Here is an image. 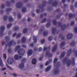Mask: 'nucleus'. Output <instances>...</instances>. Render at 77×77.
Instances as JSON below:
<instances>
[{"instance_id": "1", "label": "nucleus", "mask_w": 77, "mask_h": 77, "mask_svg": "<svg viewBox=\"0 0 77 77\" xmlns=\"http://www.w3.org/2000/svg\"><path fill=\"white\" fill-rule=\"evenodd\" d=\"M57 58H55L54 61V67H56L57 68L55 69L54 71V73L55 74H57L60 72V70L58 69V68L60 66V62L58 61L56 65L55 64L56 63L57 61Z\"/></svg>"}, {"instance_id": "2", "label": "nucleus", "mask_w": 77, "mask_h": 77, "mask_svg": "<svg viewBox=\"0 0 77 77\" xmlns=\"http://www.w3.org/2000/svg\"><path fill=\"white\" fill-rule=\"evenodd\" d=\"M43 5H38V8H40L39 10L37 9L36 10V12L38 14L39 12H42V11H44V7L45 6V5L46 4V1H43Z\"/></svg>"}, {"instance_id": "3", "label": "nucleus", "mask_w": 77, "mask_h": 77, "mask_svg": "<svg viewBox=\"0 0 77 77\" xmlns=\"http://www.w3.org/2000/svg\"><path fill=\"white\" fill-rule=\"evenodd\" d=\"M26 60V59L25 58H23L21 61L22 63L20 64L19 66V68L21 69H22L24 68L25 66L24 63L25 62Z\"/></svg>"}, {"instance_id": "4", "label": "nucleus", "mask_w": 77, "mask_h": 77, "mask_svg": "<svg viewBox=\"0 0 77 77\" xmlns=\"http://www.w3.org/2000/svg\"><path fill=\"white\" fill-rule=\"evenodd\" d=\"M57 24H58L59 27H61V29L62 30H65L66 27V25L65 24H63V25H62V23L60 22H57Z\"/></svg>"}, {"instance_id": "5", "label": "nucleus", "mask_w": 77, "mask_h": 77, "mask_svg": "<svg viewBox=\"0 0 77 77\" xmlns=\"http://www.w3.org/2000/svg\"><path fill=\"white\" fill-rule=\"evenodd\" d=\"M0 37H2L3 35V32H4L5 30V26H1L0 27Z\"/></svg>"}, {"instance_id": "6", "label": "nucleus", "mask_w": 77, "mask_h": 77, "mask_svg": "<svg viewBox=\"0 0 77 77\" xmlns=\"http://www.w3.org/2000/svg\"><path fill=\"white\" fill-rule=\"evenodd\" d=\"M18 54H19L20 55H22L23 56L25 53V51L24 49L22 48H20L18 51Z\"/></svg>"}, {"instance_id": "7", "label": "nucleus", "mask_w": 77, "mask_h": 77, "mask_svg": "<svg viewBox=\"0 0 77 77\" xmlns=\"http://www.w3.org/2000/svg\"><path fill=\"white\" fill-rule=\"evenodd\" d=\"M23 6V4L21 2H18L17 3L16 5V6L17 8H20L22 7Z\"/></svg>"}, {"instance_id": "8", "label": "nucleus", "mask_w": 77, "mask_h": 77, "mask_svg": "<svg viewBox=\"0 0 77 77\" xmlns=\"http://www.w3.org/2000/svg\"><path fill=\"white\" fill-rule=\"evenodd\" d=\"M45 56L46 57H49V58L53 56L52 54L50 53V51H47L45 53Z\"/></svg>"}, {"instance_id": "9", "label": "nucleus", "mask_w": 77, "mask_h": 77, "mask_svg": "<svg viewBox=\"0 0 77 77\" xmlns=\"http://www.w3.org/2000/svg\"><path fill=\"white\" fill-rule=\"evenodd\" d=\"M14 43V45H16V43L15 42H14L13 40H11L9 43H8V46H12V44Z\"/></svg>"}, {"instance_id": "10", "label": "nucleus", "mask_w": 77, "mask_h": 77, "mask_svg": "<svg viewBox=\"0 0 77 77\" xmlns=\"http://www.w3.org/2000/svg\"><path fill=\"white\" fill-rule=\"evenodd\" d=\"M51 20L50 19H48V23L46 25L47 28L51 26Z\"/></svg>"}, {"instance_id": "11", "label": "nucleus", "mask_w": 77, "mask_h": 77, "mask_svg": "<svg viewBox=\"0 0 77 77\" xmlns=\"http://www.w3.org/2000/svg\"><path fill=\"white\" fill-rule=\"evenodd\" d=\"M73 35L72 34L69 33L66 36V38L68 39H70L72 37Z\"/></svg>"}, {"instance_id": "12", "label": "nucleus", "mask_w": 77, "mask_h": 77, "mask_svg": "<svg viewBox=\"0 0 77 77\" xmlns=\"http://www.w3.org/2000/svg\"><path fill=\"white\" fill-rule=\"evenodd\" d=\"M33 53V51L32 49H29L28 51V53L27 54L28 56H30Z\"/></svg>"}, {"instance_id": "13", "label": "nucleus", "mask_w": 77, "mask_h": 77, "mask_svg": "<svg viewBox=\"0 0 77 77\" xmlns=\"http://www.w3.org/2000/svg\"><path fill=\"white\" fill-rule=\"evenodd\" d=\"M75 14H72V13L69 14V19H71L72 17H75Z\"/></svg>"}, {"instance_id": "14", "label": "nucleus", "mask_w": 77, "mask_h": 77, "mask_svg": "<svg viewBox=\"0 0 77 77\" xmlns=\"http://www.w3.org/2000/svg\"><path fill=\"white\" fill-rule=\"evenodd\" d=\"M14 61L13 59L12 58L11 59H8L7 60V63L8 64H11Z\"/></svg>"}, {"instance_id": "15", "label": "nucleus", "mask_w": 77, "mask_h": 77, "mask_svg": "<svg viewBox=\"0 0 77 77\" xmlns=\"http://www.w3.org/2000/svg\"><path fill=\"white\" fill-rule=\"evenodd\" d=\"M72 50L71 49H69L67 53V55L68 56H70V54H71Z\"/></svg>"}, {"instance_id": "16", "label": "nucleus", "mask_w": 77, "mask_h": 77, "mask_svg": "<svg viewBox=\"0 0 77 77\" xmlns=\"http://www.w3.org/2000/svg\"><path fill=\"white\" fill-rule=\"evenodd\" d=\"M56 28H53L52 29V33L53 34H54V35H55V31L56 30Z\"/></svg>"}, {"instance_id": "17", "label": "nucleus", "mask_w": 77, "mask_h": 77, "mask_svg": "<svg viewBox=\"0 0 77 77\" xmlns=\"http://www.w3.org/2000/svg\"><path fill=\"white\" fill-rule=\"evenodd\" d=\"M57 45H55L54 47L53 48V49L52 50V52H54L57 49Z\"/></svg>"}, {"instance_id": "18", "label": "nucleus", "mask_w": 77, "mask_h": 77, "mask_svg": "<svg viewBox=\"0 0 77 77\" xmlns=\"http://www.w3.org/2000/svg\"><path fill=\"white\" fill-rule=\"evenodd\" d=\"M68 58L67 57H65L64 59H63V64L64 65H65L66 62H67L68 61Z\"/></svg>"}, {"instance_id": "19", "label": "nucleus", "mask_w": 77, "mask_h": 77, "mask_svg": "<svg viewBox=\"0 0 77 77\" xmlns=\"http://www.w3.org/2000/svg\"><path fill=\"white\" fill-rule=\"evenodd\" d=\"M66 54V52L65 51H64L63 53H62L60 56V58H62L65 56Z\"/></svg>"}, {"instance_id": "20", "label": "nucleus", "mask_w": 77, "mask_h": 77, "mask_svg": "<svg viewBox=\"0 0 77 77\" xmlns=\"http://www.w3.org/2000/svg\"><path fill=\"white\" fill-rule=\"evenodd\" d=\"M52 6L54 7H56L58 5V2L57 1H55L52 4Z\"/></svg>"}, {"instance_id": "21", "label": "nucleus", "mask_w": 77, "mask_h": 77, "mask_svg": "<svg viewBox=\"0 0 77 77\" xmlns=\"http://www.w3.org/2000/svg\"><path fill=\"white\" fill-rule=\"evenodd\" d=\"M72 60V66H74L75 65V58L74 57L73 58L71 59Z\"/></svg>"}, {"instance_id": "22", "label": "nucleus", "mask_w": 77, "mask_h": 77, "mask_svg": "<svg viewBox=\"0 0 77 77\" xmlns=\"http://www.w3.org/2000/svg\"><path fill=\"white\" fill-rule=\"evenodd\" d=\"M61 38V40H63L65 39V37H63L62 36V34H60L59 35V38Z\"/></svg>"}, {"instance_id": "23", "label": "nucleus", "mask_w": 77, "mask_h": 77, "mask_svg": "<svg viewBox=\"0 0 77 77\" xmlns=\"http://www.w3.org/2000/svg\"><path fill=\"white\" fill-rule=\"evenodd\" d=\"M33 40L34 41V43H36L37 42V37L36 36H34L33 37Z\"/></svg>"}, {"instance_id": "24", "label": "nucleus", "mask_w": 77, "mask_h": 77, "mask_svg": "<svg viewBox=\"0 0 77 77\" xmlns=\"http://www.w3.org/2000/svg\"><path fill=\"white\" fill-rule=\"evenodd\" d=\"M51 66H48V67H47V68H46L45 71L46 72H48L51 69Z\"/></svg>"}, {"instance_id": "25", "label": "nucleus", "mask_w": 77, "mask_h": 77, "mask_svg": "<svg viewBox=\"0 0 77 77\" xmlns=\"http://www.w3.org/2000/svg\"><path fill=\"white\" fill-rule=\"evenodd\" d=\"M14 58L15 60H18L19 59L18 55L17 54L15 55L14 56Z\"/></svg>"}, {"instance_id": "26", "label": "nucleus", "mask_w": 77, "mask_h": 77, "mask_svg": "<svg viewBox=\"0 0 77 77\" xmlns=\"http://www.w3.org/2000/svg\"><path fill=\"white\" fill-rule=\"evenodd\" d=\"M22 42L23 43L24 42L26 41V38L24 37H22L21 39Z\"/></svg>"}, {"instance_id": "27", "label": "nucleus", "mask_w": 77, "mask_h": 77, "mask_svg": "<svg viewBox=\"0 0 77 77\" xmlns=\"http://www.w3.org/2000/svg\"><path fill=\"white\" fill-rule=\"evenodd\" d=\"M20 48V46L19 45H18L17 46H16L15 48L14 49V50L15 51H16L18 49Z\"/></svg>"}, {"instance_id": "28", "label": "nucleus", "mask_w": 77, "mask_h": 77, "mask_svg": "<svg viewBox=\"0 0 77 77\" xmlns=\"http://www.w3.org/2000/svg\"><path fill=\"white\" fill-rule=\"evenodd\" d=\"M32 62L33 64H35L36 63V60L35 59H33L32 60Z\"/></svg>"}, {"instance_id": "29", "label": "nucleus", "mask_w": 77, "mask_h": 77, "mask_svg": "<svg viewBox=\"0 0 77 77\" xmlns=\"http://www.w3.org/2000/svg\"><path fill=\"white\" fill-rule=\"evenodd\" d=\"M5 39L6 40H7L6 41V42H8L10 40V37L8 36H6V37H5Z\"/></svg>"}, {"instance_id": "30", "label": "nucleus", "mask_w": 77, "mask_h": 77, "mask_svg": "<svg viewBox=\"0 0 77 77\" xmlns=\"http://www.w3.org/2000/svg\"><path fill=\"white\" fill-rule=\"evenodd\" d=\"M13 20H14V19L11 16H10L9 18H8V20L10 22H11L12 21H13Z\"/></svg>"}, {"instance_id": "31", "label": "nucleus", "mask_w": 77, "mask_h": 77, "mask_svg": "<svg viewBox=\"0 0 77 77\" xmlns=\"http://www.w3.org/2000/svg\"><path fill=\"white\" fill-rule=\"evenodd\" d=\"M12 24L11 23H10V24H8L7 26V28L8 29L10 28L12 26Z\"/></svg>"}, {"instance_id": "32", "label": "nucleus", "mask_w": 77, "mask_h": 77, "mask_svg": "<svg viewBox=\"0 0 77 77\" xmlns=\"http://www.w3.org/2000/svg\"><path fill=\"white\" fill-rule=\"evenodd\" d=\"M0 66H3V61L2 59H1L0 57Z\"/></svg>"}, {"instance_id": "33", "label": "nucleus", "mask_w": 77, "mask_h": 77, "mask_svg": "<svg viewBox=\"0 0 77 77\" xmlns=\"http://www.w3.org/2000/svg\"><path fill=\"white\" fill-rule=\"evenodd\" d=\"M27 10V8L25 7H23L22 9V12L23 13L25 12Z\"/></svg>"}, {"instance_id": "34", "label": "nucleus", "mask_w": 77, "mask_h": 77, "mask_svg": "<svg viewBox=\"0 0 77 77\" xmlns=\"http://www.w3.org/2000/svg\"><path fill=\"white\" fill-rule=\"evenodd\" d=\"M75 45V42L74 41H73L72 43H71L70 44V46H74Z\"/></svg>"}, {"instance_id": "35", "label": "nucleus", "mask_w": 77, "mask_h": 77, "mask_svg": "<svg viewBox=\"0 0 77 77\" xmlns=\"http://www.w3.org/2000/svg\"><path fill=\"white\" fill-rule=\"evenodd\" d=\"M62 15H63L62 13H61V14H59L57 15L56 18L57 19H58L60 18V17Z\"/></svg>"}, {"instance_id": "36", "label": "nucleus", "mask_w": 77, "mask_h": 77, "mask_svg": "<svg viewBox=\"0 0 77 77\" xmlns=\"http://www.w3.org/2000/svg\"><path fill=\"white\" fill-rule=\"evenodd\" d=\"M70 63H71L70 60H68V62L67 63V66L69 67L70 65Z\"/></svg>"}, {"instance_id": "37", "label": "nucleus", "mask_w": 77, "mask_h": 77, "mask_svg": "<svg viewBox=\"0 0 77 77\" xmlns=\"http://www.w3.org/2000/svg\"><path fill=\"white\" fill-rule=\"evenodd\" d=\"M48 32L47 31H45L44 32H43V36H47L48 35Z\"/></svg>"}, {"instance_id": "38", "label": "nucleus", "mask_w": 77, "mask_h": 77, "mask_svg": "<svg viewBox=\"0 0 77 77\" xmlns=\"http://www.w3.org/2000/svg\"><path fill=\"white\" fill-rule=\"evenodd\" d=\"M53 37L52 36H50L49 37H48V40H49L50 41H51L53 40Z\"/></svg>"}, {"instance_id": "39", "label": "nucleus", "mask_w": 77, "mask_h": 77, "mask_svg": "<svg viewBox=\"0 0 77 77\" xmlns=\"http://www.w3.org/2000/svg\"><path fill=\"white\" fill-rule=\"evenodd\" d=\"M65 42H63L61 43L60 44L61 48L62 49V46H64L65 45Z\"/></svg>"}, {"instance_id": "40", "label": "nucleus", "mask_w": 77, "mask_h": 77, "mask_svg": "<svg viewBox=\"0 0 77 77\" xmlns=\"http://www.w3.org/2000/svg\"><path fill=\"white\" fill-rule=\"evenodd\" d=\"M47 21V19L46 18H44L43 19V20L42 21H41V23H44L45 22H46Z\"/></svg>"}, {"instance_id": "41", "label": "nucleus", "mask_w": 77, "mask_h": 77, "mask_svg": "<svg viewBox=\"0 0 77 77\" xmlns=\"http://www.w3.org/2000/svg\"><path fill=\"white\" fill-rule=\"evenodd\" d=\"M27 28H24L23 29V33L24 34H25L27 33Z\"/></svg>"}, {"instance_id": "42", "label": "nucleus", "mask_w": 77, "mask_h": 77, "mask_svg": "<svg viewBox=\"0 0 77 77\" xmlns=\"http://www.w3.org/2000/svg\"><path fill=\"white\" fill-rule=\"evenodd\" d=\"M8 17L6 15H5L3 17V20L5 21H6L7 20Z\"/></svg>"}, {"instance_id": "43", "label": "nucleus", "mask_w": 77, "mask_h": 77, "mask_svg": "<svg viewBox=\"0 0 77 77\" xmlns=\"http://www.w3.org/2000/svg\"><path fill=\"white\" fill-rule=\"evenodd\" d=\"M12 10V9L11 8H8L6 9V11L7 12H9L11 11Z\"/></svg>"}, {"instance_id": "44", "label": "nucleus", "mask_w": 77, "mask_h": 77, "mask_svg": "<svg viewBox=\"0 0 77 77\" xmlns=\"http://www.w3.org/2000/svg\"><path fill=\"white\" fill-rule=\"evenodd\" d=\"M52 23H53V25H56L57 24L56 20H53Z\"/></svg>"}, {"instance_id": "45", "label": "nucleus", "mask_w": 77, "mask_h": 77, "mask_svg": "<svg viewBox=\"0 0 77 77\" xmlns=\"http://www.w3.org/2000/svg\"><path fill=\"white\" fill-rule=\"evenodd\" d=\"M21 36V34L20 33L18 34L16 36V38H20Z\"/></svg>"}, {"instance_id": "46", "label": "nucleus", "mask_w": 77, "mask_h": 77, "mask_svg": "<svg viewBox=\"0 0 77 77\" xmlns=\"http://www.w3.org/2000/svg\"><path fill=\"white\" fill-rule=\"evenodd\" d=\"M19 29V26H16L14 27V30L15 31H17V30H18Z\"/></svg>"}, {"instance_id": "47", "label": "nucleus", "mask_w": 77, "mask_h": 77, "mask_svg": "<svg viewBox=\"0 0 77 77\" xmlns=\"http://www.w3.org/2000/svg\"><path fill=\"white\" fill-rule=\"evenodd\" d=\"M45 41V40L44 39L41 40V44H43Z\"/></svg>"}, {"instance_id": "48", "label": "nucleus", "mask_w": 77, "mask_h": 77, "mask_svg": "<svg viewBox=\"0 0 77 77\" xmlns=\"http://www.w3.org/2000/svg\"><path fill=\"white\" fill-rule=\"evenodd\" d=\"M6 66H7L8 68V69H9L10 70H12L13 69L10 66H8V65H7V64H6Z\"/></svg>"}, {"instance_id": "49", "label": "nucleus", "mask_w": 77, "mask_h": 77, "mask_svg": "<svg viewBox=\"0 0 77 77\" xmlns=\"http://www.w3.org/2000/svg\"><path fill=\"white\" fill-rule=\"evenodd\" d=\"M7 5L8 7H9L11 6V2H7Z\"/></svg>"}, {"instance_id": "50", "label": "nucleus", "mask_w": 77, "mask_h": 77, "mask_svg": "<svg viewBox=\"0 0 77 77\" xmlns=\"http://www.w3.org/2000/svg\"><path fill=\"white\" fill-rule=\"evenodd\" d=\"M48 49V48H47V47H45L43 48V51H46V50H47Z\"/></svg>"}, {"instance_id": "51", "label": "nucleus", "mask_w": 77, "mask_h": 77, "mask_svg": "<svg viewBox=\"0 0 77 77\" xmlns=\"http://www.w3.org/2000/svg\"><path fill=\"white\" fill-rule=\"evenodd\" d=\"M3 57L6 60L7 58L6 55V54H3Z\"/></svg>"}, {"instance_id": "52", "label": "nucleus", "mask_w": 77, "mask_h": 77, "mask_svg": "<svg viewBox=\"0 0 77 77\" xmlns=\"http://www.w3.org/2000/svg\"><path fill=\"white\" fill-rule=\"evenodd\" d=\"M48 2L49 3V4L50 5V4L52 3H53V0H49V1H48Z\"/></svg>"}, {"instance_id": "53", "label": "nucleus", "mask_w": 77, "mask_h": 77, "mask_svg": "<svg viewBox=\"0 0 77 77\" xmlns=\"http://www.w3.org/2000/svg\"><path fill=\"white\" fill-rule=\"evenodd\" d=\"M49 63V62L48 61H47L45 63V65L46 66H48Z\"/></svg>"}, {"instance_id": "54", "label": "nucleus", "mask_w": 77, "mask_h": 77, "mask_svg": "<svg viewBox=\"0 0 77 77\" xmlns=\"http://www.w3.org/2000/svg\"><path fill=\"white\" fill-rule=\"evenodd\" d=\"M8 52L9 53H11L12 52V51L11 50V49H8Z\"/></svg>"}, {"instance_id": "55", "label": "nucleus", "mask_w": 77, "mask_h": 77, "mask_svg": "<svg viewBox=\"0 0 77 77\" xmlns=\"http://www.w3.org/2000/svg\"><path fill=\"white\" fill-rule=\"evenodd\" d=\"M60 11V8H58L55 10V11L57 12H59Z\"/></svg>"}, {"instance_id": "56", "label": "nucleus", "mask_w": 77, "mask_h": 77, "mask_svg": "<svg viewBox=\"0 0 77 77\" xmlns=\"http://www.w3.org/2000/svg\"><path fill=\"white\" fill-rule=\"evenodd\" d=\"M5 5L4 4H3L1 6V8L2 9H3L5 8Z\"/></svg>"}, {"instance_id": "57", "label": "nucleus", "mask_w": 77, "mask_h": 77, "mask_svg": "<svg viewBox=\"0 0 77 77\" xmlns=\"http://www.w3.org/2000/svg\"><path fill=\"white\" fill-rule=\"evenodd\" d=\"M75 24V22L74 21H73L72 22H71V26H72L74 25Z\"/></svg>"}, {"instance_id": "58", "label": "nucleus", "mask_w": 77, "mask_h": 77, "mask_svg": "<svg viewBox=\"0 0 77 77\" xmlns=\"http://www.w3.org/2000/svg\"><path fill=\"white\" fill-rule=\"evenodd\" d=\"M22 46L23 48H26V45H22Z\"/></svg>"}, {"instance_id": "59", "label": "nucleus", "mask_w": 77, "mask_h": 77, "mask_svg": "<svg viewBox=\"0 0 77 77\" xmlns=\"http://www.w3.org/2000/svg\"><path fill=\"white\" fill-rule=\"evenodd\" d=\"M43 59V57H41L39 58V60L40 61L42 60Z\"/></svg>"}, {"instance_id": "60", "label": "nucleus", "mask_w": 77, "mask_h": 77, "mask_svg": "<svg viewBox=\"0 0 77 77\" xmlns=\"http://www.w3.org/2000/svg\"><path fill=\"white\" fill-rule=\"evenodd\" d=\"M13 75L14 77H17V74H16V73H13Z\"/></svg>"}, {"instance_id": "61", "label": "nucleus", "mask_w": 77, "mask_h": 77, "mask_svg": "<svg viewBox=\"0 0 77 77\" xmlns=\"http://www.w3.org/2000/svg\"><path fill=\"white\" fill-rule=\"evenodd\" d=\"M74 8V6L72 5H71L70 6V9L72 10Z\"/></svg>"}, {"instance_id": "62", "label": "nucleus", "mask_w": 77, "mask_h": 77, "mask_svg": "<svg viewBox=\"0 0 77 77\" xmlns=\"http://www.w3.org/2000/svg\"><path fill=\"white\" fill-rule=\"evenodd\" d=\"M75 33H77V27H75Z\"/></svg>"}, {"instance_id": "63", "label": "nucleus", "mask_w": 77, "mask_h": 77, "mask_svg": "<svg viewBox=\"0 0 77 77\" xmlns=\"http://www.w3.org/2000/svg\"><path fill=\"white\" fill-rule=\"evenodd\" d=\"M18 18H21V15L20 14H18Z\"/></svg>"}, {"instance_id": "64", "label": "nucleus", "mask_w": 77, "mask_h": 77, "mask_svg": "<svg viewBox=\"0 0 77 77\" xmlns=\"http://www.w3.org/2000/svg\"><path fill=\"white\" fill-rule=\"evenodd\" d=\"M75 57H77V50L76 51L75 53Z\"/></svg>"}]
</instances>
